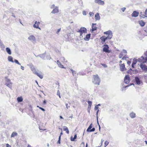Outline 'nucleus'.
I'll list each match as a JSON object with an SVG mask.
<instances>
[{"label": "nucleus", "mask_w": 147, "mask_h": 147, "mask_svg": "<svg viewBox=\"0 0 147 147\" xmlns=\"http://www.w3.org/2000/svg\"><path fill=\"white\" fill-rule=\"evenodd\" d=\"M92 82L94 84L99 85L100 80L98 75L93 76Z\"/></svg>", "instance_id": "nucleus-1"}, {"label": "nucleus", "mask_w": 147, "mask_h": 147, "mask_svg": "<svg viewBox=\"0 0 147 147\" xmlns=\"http://www.w3.org/2000/svg\"><path fill=\"white\" fill-rule=\"evenodd\" d=\"M105 47L103 49V51L107 53H110V51L109 50V47L107 44H105L104 45Z\"/></svg>", "instance_id": "nucleus-2"}, {"label": "nucleus", "mask_w": 147, "mask_h": 147, "mask_svg": "<svg viewBox=\"0 0 147 147\" xmlns=\"http://www.w3.org/2000/svg\"><path fill=\"white\" fill-rule=\"evenodd\" d=\"M77 32L83 33H86L87 32V29L84 27H82Z\"/></svg>", "instance_id": "nucleus-3"}, {"label": "nucleus", "mask_w": 147, "mask_h": 147, "mask_svg": "<svg viewBox=\"0 0 147 147\" xmlns=\"http://www.w3.org/2000/svg\"><path fill=\"white\" fill-rule=\"evenodd\" d=\"M6 85L10 88H11L12 87V83L9 79H7L6 81Z\"/></svg>", "instance_id": "nucleus-4"}, {"label": "nucleus", "mask_w": 147, "mask_h": 147, "mask_svg": "<svg viewBox=\"0 0 147 147\" xmlns=\"http://www.w3.org/2000/svg\"><path fill=\"white\" fill-rule=\"evenodd\" d=\"M28 39L32 42H34L36 41V38L33 35L30 36L28 38Z\"/></svg>", "instance_id": "nucleus-5"}, {"label": "nucleus", "mask_w": 147, "mask_h": 147, "mask_svg": "<svg viewBox=\"0 0 147 147\" xmlns=\"http://www.w3.org/2000/svg\"><path fill=\"white\" fill-rule=\"evenodd\" d=\"M93 127V125L92 123H91L89 127H88V128L87 129V131L88 132H92L94 131L95 130V129L94 128H93L92 129H91Z\"/></svg>", "instance_id": "nucleus-6"}, {"label": "nucleus", "mask_w": 147, "mask_h": 147, "mask_svg": "<svg viewBox=\"0 0 147 147\" xmlns=\"http://www.w3.org/2000/svg\"><path fill=\"white\" fill-rule=\"evenodd\" d=\"M140 67L142 69L146 72L147 71V66L145 65L142 63L140 64Z\"/></svg>", "instance_id": "nucleus-7"}, {"label": "nucleus", "mask_w": 147, "mask_h": 147, "mask_svg": "<svg viewBox=\"0 0 147 147\" xmlns=\"http://www.w3.org/2000/svg\"><path fill=\"white\" fill-rule=\"evenodd\" d=\"M119 66L120 70L121 71H123L126 69L125 67L124 64L123 63L122 64H119Z\"/></svg>", "instance_id": "nucleus-8"}, {"label": "nucleus", "mask_w": 147, "mask_h": 147, "mask_svg": "<svg viewBox=\"0 0 147 147\" xmlns=\"http://www.w3.org/2000/svg\"><path fill=\"white\" fill-rule=\"evenodd\" d=\"M135 81L137 85H140L141 82L138 76H136L135 77Z\"/></svg>", "instance_id": "nucleus-9"}, {"label": "nucleus", "mask_w": 147, "mask_h": 147, "mask_svg": "<svg viewBox=\"0 0 147 147\" xmlns=\"http://www.w3.org/2000/svg\"><path fill=\"white\" fill-rule=\"evenodd\" d=\"M59 8L57 6H55L51 11L52 13H55L59 12Z\"/></svg>", "instance_id": "nucleus-10"}, {"label": "nucleus", "mask_w": 147, "mask_h": 147, "mask_svg": "<svg viewBox=\"0 0 147 147\" xmlns=\"http://www.w3.org/2000/svg\"><path fill=\"white\" fill-rule=\"evenodd\" d=\"M124 81L125 83L128 84L129 82V78L128 76H126L124 79Z\"/></svg>", "instance_id": "nucleus-11"}, {"label": "nucleus", "mask_w": 147, "mask_h": 147, "mask_svg": "<svg viewBox=\"0 0 147 147\" xmlns=\"http://www.w3.org/2000/svg\"><path fill=\"white\" fill-rule=\"evenodd\" d=\"M139 13V12L138 11H134L131 14V16L133 17H137L138 16Z\"/></svg>", "instance_id": "nucleus-12"}, {"label": "nucleus", "mask_w": 147, "mask_h": 147, "mask_svg": "<svg viewBox=\"0 0 147 147\" xmlns=\"http://www.w3.org/2000/svg\"><path fill=\"white\" fill-rule=\"evenodd\" d=\"M35 74L37 75L41 79L43 78V75L42 74V73L41 71H39V72H37Z\"/></svg>", "instance_id": "nucleus-13"}, {"label": "nucleus", "mask_w": 147, "mask_h": 147, "mask_svg": "<svg viewBox=\"0 0 147 147\" xmlns=\"http://www.w3.org/2000/svg\"><path fill=\"white\" fill-rule=\"evenodd\" d=\"M90 36H91V34H87L86 35V37L84 38V39L86 41H88L90 37Z\"/></svg>", "instance_id": "nucleus-14"}, {"label": "nucleus", "mask_w": 147, "mask_h": 147, "mask_svg": "<svg viewBox=\"0 0 147 147\" xmlns=\"http://www.w3.org/2000/svg\"><path fill=\"white\" fill-rule=\"evenodd\" d=\"M95 2L99 4L103 5L104 4V2L101 0H95Z\"/></svg>", "instance_id": "nucleus-15"}, {"label": "nucleus", "mask_w": 147, "mask_h": 147, "mask_svg": "<svg viewBox=\"0 0 147 147\" xmlns=\"http://www.w3.org/2000/svg\"><path fill=\"white\" fill-rule=\"evenodd\" d=\"M92 102H88V111L89 112H90L91 106L92 105Z\"/></svg>", "instance_id": "nucleus-16"}, {"label": "nucleus", "mask_w": 147, "mask_h": 147, "mask_svg": "<svg viewBox=\"0 0 147 147\" xmlns=\"http://www.w3.org/2000/svg\"><path fill=\"white\" fill-rule=\"evenodd\" d=\"M95 18L96 20H99L100 19V17L98 13H97L95 16Z\"/></svg>", "instance_id": "nucleus-17"}, {"label": "nucleus", "mask_w": 147, "mask_h": 147, "mask_svg": "<svg viewBox=\"0 0 147 147\" xmlns=\"http://www.w3.org/2000/svg\"><path fill=\"white\" fill-rule=\"evenodd\" d=\"M0 47L1 48L2 50H3L5 48V46L0 39Z\"/></svg>", "instance_id": "nucleus-18"}, {"label": "nucleus", "mask_w": 147, "mask_h": 147, "mask_svg": "<svg viewBox=\"0 0 147 147\" xmlns=\"http://www.w3.org/2000/svg\"><path fill=\"white\" fill-rule=\"evenodd\" d=\"M57 64L59 66V67H60L61 68H65L64 67L63 65H62V64L59 61V60H57Z\"/></svg>", "instance_id": "nucleus-19"}, {"label": "nucleus", "mask_w": 147, "mask_h": 147, "mask_svg": "<svg viewBox=\"0 0 147 147\" xmlns=\"http://www.w3.org/2000/svg\"><path fill=\"white\" fill-rule=\"evenodd\" d=\"M129 115L131 118H133L136 117V114L135 113L132 112L130 113Z\"/></svg>", "instance_id": "nucleus-20"}, {"label": "nucleus", "mask_w": 147, "mask_h": 147, "mask_svg": "<svg viewBox=\"0 0 147 147\" xmlns=\"http://www.w3.org/2000/svg\"><path fill=\"white\" fill-rule=\"evenodd\" d=\"M100 39L102 40V44L103 43V42H105L106 40H107L106 37H105L104 36H102L100 38Z\"/></svg>", "instance_id": "nucleus-21"}, {"label": "nucleus", "mask_w": 147, "mask_h": 147, "mask_svg": "<svg viewBox=\"0 0 147 147\" xmlns=\"http://www.w3.org/2000/svg\"><path fill=\"white\" fill-rule=\"evenodd\" d=\"M96 25V24H92V31H94L95 30H96L97 29V27L95 26L94 25Z\"/></svg>", "instance_id": "nucleus-22"}, {"label": "nucleus", "mask_w": 147, "mask_h": 147, "mask_svg": "<svg viewBox=\"0 0 147 147\" xmlns=\"http://www.w3.org/2000/svg\"><path fill=\"white\" fill-rule=\"evenodd\" d=\"M104 34H107V35H111L113 34L111 30H109L105 32H104Z\"/></svg>", "instance_id": "nucleus-23"}, {"label": "nucleus", "mask_w": 147, "mask_h": 147, "mask_svg": "<svg viewBox=\"0 0 147 147\" xmlns=\"http://www.w3.org/2000/svg\"><path fill=\"white\" fill-rule=\"evenodd\" d=\"M6 50L7 52V53L9 55H11V50L10 49L9 47H7L6 48Z\"/></svg>", "instance_id": "nucleus-24"}, {"label": "nucleus", "mask_w": 147, "mask_h": 147, "mask_svg": "<svg viewBox=\"0 0 147 147\" xmlns=\"http://www.w3.org/2000/svg\"><path fill=\"white\" fill-rule=\"evenodd\" d=\"M8 60L9 62L13 63L14 61L13 60V58L11 56H9L8 57Z\"/></svg>", "instance_id": "nucleus-25"}, {"label": "nucleus", "mask_w": 147, "mask_h": 147, "mask_svg": "<svg viewBox=\"0 0 147 147\" xmlns=\"http://www.w3.org/2000/svg\"><path fill=\"white\" fill-rule=\"evenodd\" d=\"M37 23V21H36L35 22V24L33 25V27L34 28H36L39 29H40V28L39 27L38 25L37 24H36Z\"/></svg>", "instance_id": "nucleus-26"}, {"label": "nucleus", "mask_w": 147, "mask_h": 147, "mask_svg": "<svg viewBox=\"0 0 147 147\" xmlns=\"http://www.w3.org/2000/svg\"><path fill=\"white\" fill-rule=\"evenodd\" d=\"M63 130L65 131H66V133L67 134H69V131L68 129V128L65 126H64L63 127Z\"/></svg>", "instance_id": "nucleus-27"}, {"label": "nucleus", "mask_w": 147, "mask_h": 147, "mask_svg": "<svg viewBox=\"0 0 147 147\" xmlns=\"http://www.w3.org/2000/svg\"><path fill=\"white\" fill-rule=\"evenodd\" d=\"M139 24L141 26H143L145 25V23L143 21L141 20L139 21Z\"/></svg>", "instance_id": "nucleus-28"}, {"label": "nucleus", "mask_w": 147, "mask_h": 147, "mask_svg": "<svg viewBox=\"0 0 147 147\" xmlns=\"http://www.w3.org/2000/svg\"><path fill=\"white\" fill-rule=\"evenodd\" d=\"M35 56H36V57L39 56L40 57V58H41L44 59L45 57V54H40V55H38L37 56H36V55H35Z\"/></svg>", "instance_id": "nucleus-29"}, {"label": "nucleus", "mask_w": 147, "mask_h": 147, "mask_svg": "<svg viewBox=\"0 0 147 147\" xmlns=\"http://www.w3.org/2000/svg\"><path fill=\"white\" fill-rule=\"evenodd\" d=\"M18 134L16 132H13L11 134V137H13L17 136Z\"/></svg>", "instance_id": "nucleus-30"}, {"label": "nucleus", "mask_w": 147, "mask_h": 147, "mask_svg": "<svg viewBox=\"0 0 147 147\" xmlns=\"http://www.w3.org/2000/svg\"><path fill=\"white\" fill-rule=\"evenodd\" d=\"M127 73L131 75L133 73V70L131 69H130L129 70L127 71Z\"/></svg>", "instance_id": "nucleus-31"}, {"label": "nucleus", "mask_w": 147, "mask_h": 147, "mask_svg": "<svg viewBox=\"0 0 147 147\" xmlns=\"http://www.w3.org/2000/svg\"><path fill=\"white\" fill-rule=\"evenodd\" d=\"M98 105H97L96 106H95V108H94V110H97V111L96 112V115H97V114L99 112V110L98 109Z\"/></svg>", "instance_id": "nucleus-32"}, {"label": "nucleus", "mask_w": 147, "mask_h": 147, "mask_svg": "<svg viewBox=\"0 0 147 147\" xmlns=\"http://www.w3.org/2000/svg\"><path fill=\"white\" fill-rule=\"evenodd\" d=\"M17 101H23V98L22 96L18 97L17 98Z\"/></svg>", "instance_id": "nucleus-33"}, {"label": "nucleus", "mask_w": 147, "mask_h": 147, "mask_svg": "<svg viewBox=\"0 0 147 147\" xmlns=\"http://www.w3.org/2000/svg\"><path fill=\"white\" fill-rule=\"evenodd\" d=\"M113 36V34L111 35H108V36L106 37L107 39H110Z\"/></svg>", "instance_id": "nucleus-34"}, {"label": "nucleus", "mask_w": 147, "mask_h": 147, "mask_svg": "<svg viewBox=\"0 0 147 147\" xmlns=\"http://www.w3.org/2000/svg\"><path fill=\"white\" fill-rule=\"evenodd\" d=\"M138 61L140 62H142L143 63H146V62L145 61H143L141 59L139 58L138 59Z\"/></svg>", "instance_id": "nucleus-35"}, {"label": "nucleus", "mask_w": 147, "mask_h": 147, "mask_svg": "<svg viewBox=\"0 0 147 147\" xmlns=\"http://www.w3.org/2000/svg\"><path fill=\"white\" fill-rule=\"evenodd\" d=\"M77 138V136L76 135H75L74 138H72V137L71 138V141H75V140Z\"/></svg>", "instance_id": "nucleus-36"}, {"label": "nucleus", "mask_w": 147, "mask_h": 147, "mask_svg": "<svg viewBox=\"0 0 147 147\" xmlns=\"http://www.w3.org/2000/svg\"><path fill=\"white\" fill-rule=\"evenodd\" d=\"M129 86L128 85H127V86H123V87H122L121 88V90L122 91H123V90L124 91H125L126 89H125V88H126V87H129Z\"/></svg>", "instance_id": "nucleus-37"}, {"label": "nucleus", "mask_w": 147, "mask_h": 147, "mask_svg": "<svg viewBox=\"0 0 147 147\" xmlns=\"http://www.w3.org/2000/svg\"><path fill=\"white\" fill-rule=\"evenodd\" d=\"M72 74L73 76H75L76 77L78 75V74L76 73V72L75 71H74V72L73 73H72Z\"/></svg>", "instance_id": "nucleus-38"}, {"label": "nucleus", "mask_w": 147, "mask_h": 147, "mask_svg": "<svg viewBox=\"0 0 147 147\" xmlns=\"http://www.w3.org/2000/svg\"><path fill=\"white\" fill-rule=\"evenodd\" d=\"M63 62H67V61L65 60V58L64 57H62L60 59Z\"/></svg>", "instance_id": "nucleus-39"}, {"label": "nucleus", "mask_w": 147, "mask_h": 147, "mask_svg": "<svg viewBox=\"0 0 147 147\" xmlns=\"http://www.w3.org/2000/svg\"><path fill=\"white\" fill-rule=\"evenodd\" d=\"M136 61H133L132 62V64H131V67H132L134 68V66L136 64Z\"/></svg>", "instance_id": "nucleus-40"}, {"label": "nucleus", "mask_w": 147, "mask_h": 147, "mask_svg": "<svg viewBox=\"0 0 147 147\" xmlns=\"http://www.w3.org/2000/svg\"><path fill=\"white\" fill-rule=\"evenodd\" d=\"M14 62L16 64L19 65H21V64L18 62V61L17 59H15Z\"/></svg>", "instance_id": "nucleus-41"}, {"label": "nucleus", "mask_w": 147, "mask_h": 147, "mask_svg": "<svg viewBox=\"0 0 147 147\" xmlns=\"http://www.w3.org/2000/svg\"><path fill=\"white\" fill-rule=\"evenodd\" d=\"M30 69H31V70H33V69H35V67H34V65H32V64H31L30 65Z\"/></svg>", "instance_id": "nucleus-42"}, {"label": "nucleus", "mask_w": 147, "mask_h": 147, "mask_svg": "<svg viewBox=\"0 0 147 147\" xmlns=\"http://www.w3.org/2000/svg\"><path fill=\"white\" fill-rule=\"evenodd\" d=\"M109 144V142L108 141H106L105 142V147L106 146Z\"/></svg>", "instance_id": "nucleus-43"}, {"label": "nucleus", "mask_w": 147, "mask_h": 147, "mask_svg": "<svg viewBox=\"0 0 147 147\" xmlns=\"http://www.w3.org/2000/svg\"><path fill=\"white\" fill-rule=\"evenodd\" d=\"M61 30V28H59V29H58L57 30V31L56 32V33L57 34H59V32Z\"/></svg>", "instance_id": "nucleus-44"}, {"label": "nucleus", "mask_w": 147, "mask_h": 147, "mask_svg": "<svg viewBox=\"0 0 147 147\" xmlns=\"http://www.w3.org/2000/svg\"><path fill=\"white\" fill-rule=\"evenodd\" d=\"M89 15L90 16H94V13L92 12H90L89 13Z\"/></svg>", "instance_id": "nucleus-45"}, {"label": "nucleus", "mask_w": 147, "mask_h": 147, "mask_svg": "<svg viewBox=\"0 0 147 147\" xmlns=\"http://www.w3.org/2000/svg\"><path fill=\"white\" fill-rule=\"evenodd\" d=\"M123 56V55L122 53H120L119 55V58H121Z\"/></svg>", "instance_id": "nucleus-46"}, {"label": "nucleus", "mask_w": 147, "mask_h": 147, "mask_svg": "<svg viewBox=\"0 0 147 147\" xmlns=\"http://www.w3.org/2000/svg\"><path fill=\"white\" fill-rule=\"evenodd\" d=\"M126 9V8L125 7L122 8H121V10L123 12H124Z\"/></svg>", "instance_id": "nucleus-47"}, {"label": "nucleus", "mask_w": 147, "mask_h": 147, "mask_svg": "<svg viewBox=\"0 0 147 147\" xmlns=\"http://www.w3.org/2000/svg\"><path fill=\"white\" fill-rule=\"evenodd\" d=\"M32 71L35 74L37 72L35 68L34 69H33Z\"/></svg>", "instance_id": "nucleus-48"}, {"label": "nucleus", "mask_w": 147, "mask_h": 147, "mask_svg": "<svg viewBox=\"0 0 147 147\" xmlns=\"http://www.w3.org/2000/svg\"><path fill=\"white\" fill-rule=\"evenodd\" d=\"M37 107H38L40 109H41L42 111H45V110L44 109L41 107H39L38 106H37Z\"/></svg>", "instance_id": "nucleus-49"}, {"label": "nucleus", "mask_w": 147, "mask_h": 147, "mask_svg": "<svg viewBox=\"0 0 147 147\" xmlns=\"http://www.w3.org/2000/svg\"><path fill=\"white\" fill-rule=\"evenodd\" d=\"M60 140H61V138L60 136L59 137V140L58 141H57V143L60 144Z\"/></svg>", "instance_id": "nucleus-50"}, {"label": "nucleus", "mask_w": 147, "mask_h": 147, "mask_svg": "<svg viewBox=\"0 0 147 147\" xmlns=\"http://www.w3.org/2000/svg\"><path fill=\"white\" fill-rule=\"evenodd\" d=\"M60 92L59 91V90H58L57 92V95H58L60 98Z\"/></svg>", "instance_id": "nucleus-51"}, {"label": "nucleus", "mask_w": 147, "mask_h": 147, "mask_svg": "<svg viewBox=\"0 0 147 147\" xmlns=\"http://www.w3.org/2000/svg\"><path fill=\"white\" fill-rule=\"evenodd\" d=\"M82 14L84 15H86V11H83Z\"/></svg>", "instance_id": "nucleus-52"}, {"label": "nucleus", "mask_w": 147, "mask_h": 147, "mask_svg": "<svg viewBox=\"0 0 147 147\" xmlns=\"http://www.w3.org/2000/svg\"><path fill=\"white\" fill-rule=\"evenodd\" d=\"M144 31L147 33V26H146L145 27Z\"/></svg>", "instance_id": "nucleus-53"}, {"label": "nucleus", "mask_w": 147, "mask_h": 147, "mask_svg": "<svg viewBox=\"0 0 147 147\" xmlns=\"http://www.w3.org/2000/svg\"><path fill=\"white\" fill-rule=\"evenodd\" d=\"M131 63V61H128L127 62V63L128 65H130Z\"/></svg>", "instance_id": "nucleus-54"}, {"label": "nucleus", "mask_w": 147, "mask_h": 147, "mask_svg": "<svg viewBox=\"0 0 147 147\" xmlns=\"http://www.w3.org/2000/svg\"><path fill=\"white\" fill-rule=\"evenodd\" d=\"M55 7V5L53 4L51 6V9H53V8L54 9Z\"/></svg>", "instance_id": "nucleus-55"}, {"label": "nucleus", "mask_w": 147, "mask_h": 147, "mask_svg": "<svg viewBox=\"0 0 147 147\" xmlns=\"http://www.w3.org/2000/svg\"><path fill=\"white\" fill-rule=\"evenodd\" d=\"M6 147H11V146L8 144H6Z\"/></svg>", "instance_id": "nucleus-56"}, {"label": "nucleus", "mask_w": 147, "mask_h": 147, "mask_svg": "<svg viewBox=\"0 0 147 147\" xmlns=\"http://www.w3.org/2000/svg\"><path fill=\"white\" fill-rule=\"evenodd\" d=\"M140 59H142V60H143V61H144L145 58L143 56H142V57H141Z\"/></svg>", "instance_id": "nucleus-57"}, {"label": "nucleus", "mask_w": 147, "mask_h": 147, "mask_svg": "<svg viewBox=\"0 0 147 147\" xmlns=\"http://www.w3.org/2000/svg\"><path fill=\"white\" fill-rule=\"evenodd\" d=\"M123 51L124 53H125L126 54L127 53V52L126 50L125 49H123Z\"/></svg>", "instance_id": "nucleus-58"}, {"label": "nucleus", "mask_w": 147, "mask_h": 147, "mask_svg": "<svg viewBox=\"0 0 147 147\" xmlns=\"http://www.w3.org/2000/svg\"><path fill=\"white\" fill-rule=\"evenodd\" d=\"M126 55H125V56H124V57H123L122 58V60H123L124 59H125L126 58V57H125V56Z\"/></svg>", "instance_id": "nucleus-59"}, {"label": "nucleus", "mask_w": 147, "mask_h": 147, "mask_svg": "<svg viewBox=\"0 0 147 147\" xmlns=\"http://www.w3.org/2000/svg\"><path fill=\"white\" fill-rule=\"evenodd\" d=\"M61 132L60 134V136H60V138L61 137V136L63 134V133H62V129H61Z\"/></svg>", "instance_id": "nucleus-60"}, {"label": "nucleus", "mask_w": 147, "mask_h": 147, "mask_svg": "<svg viewBox=\"0 0 147 147\" xmlns=\"http://www.w3.org/2000/svg\"><path fill=\"white\" fill-rule=\"evenodd\" d=\"M21 69L22 70H24V67L23 66L21 65Z\"/></svg>", "instance_id": "nucleus-61"}, {"label": "nucleus", "mask_w": 147, "mask_h": 147, "mask_svg": "<svg viewBox=\"0 0 147 147\" xmlns=\"http://www.w3.org/2000/svg\"><path fill=\"white\" fill-rule=\"evenodd\" d=\"M145 15H147V8L145 10Z\"/></svg>", "instance_id": "nucleus-62"}, {"label": "nucleus", "mask_w": 147, "mask_h": 147, "mask_svg": "<svg viewBox=\"0 0 147 147\" xmlns=\"http://www.w3.org/2000/svg\"><path fill=\"white\" fill-rule=\"evenodd\" d=\"M144 61H147V56H146V57H145V58L144 59Z\"/></svg>", "instance_id": "nucleus-63"}, {"label": "nucleus", "mask_w": 147, "mask_h": 147, "mask_svg": "<svg viewBox=\"0 0 147 147\" xmlns=\"http://www.w3.org/2000/svg\"><path fill=\"white\" fill-rule=\"evenodd\" d=\"M11 16H12L14 17V18H15L16 17L15 16V15H14V13H12V15Z\"/></svg>", "instance_id": "nucleus-64"}]
</instances>
